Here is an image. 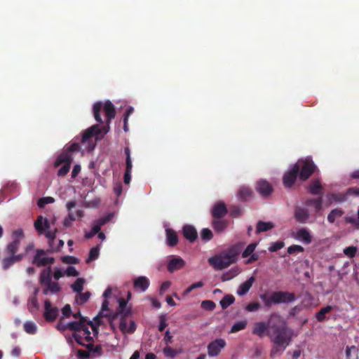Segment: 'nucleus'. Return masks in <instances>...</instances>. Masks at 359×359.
<instances>
[{
	"mask_svg": "<svg viewBox=\"0 0 359 359\" xmlns=\"http://www.w3.org/2000/svg\"><path fill=\"white\" fill-rule=\"evenodd\" d=\"M150 285L149 280L146 276H139L133 280V287L135 290L144 292Z\"/></svg>",
	"mask_w": 359,
	"mask_h": 359,
	"instance_id": "6ab92c4d",
	"label": "nucleus"
},
{
	"mask_svg": "<svg viewBox=\"0 0 359 359\" xmlns=\"http://www.w3.org/2000/svg\"><path fill=\"white\" fill-rule=\"evenodd\" d=\"M213 238L212 231L208 228H204L201 231V238L203 241H210Z\"/></svg>",
	"mask_w": 359,
	"mask_h": 359,
	"instance_id": "a18cd8bd",
	"label": "nucleus"
},
{
	"mask_svg": "<svg viewBox=\"0 0 359 359\" xmlns=\"http://www.w3.org/2000/svg\"><path fill=\"white\" fill-rule=\"evenodd\" d=\"M124 154L126 155V170L125 172H132L133 163L130 157V150L129 147L124 148Z\"/></svg>",
	"mask_w": 359,
	"mask_h": 359,
	"instance_id": "58836bf2",
	"label": "nucleus"
},
{
	"mask_svg": "<svg viewBox=\"0 0 359 359\" xmlns=\"http://www.w3.org/2000/svg\"><path fill=\"white\" fill-rule=\"evenodd\" d=\"M166 243L170 247H174L178 243V236L177 233L172 229H166Z\"/></svg>",
	"mask_w": 359,
	"mask_h": 359,
	"instance_id": "c85d7f7f",
	"label": "nucleus"
},
{
	"mask_svg": "<svg viewBox=\"0 0 359 359\" xmlns=\"http://www.w3.org/2000/svg\"><path fill=\"white\" fill-rule=\"evenodd\" d=\"M88 344L86 345V348L90 351V353H93L97 354V355H102V348L101 345L99 344V345L94 346V344H92L91 341L88 342Z\"/></svg>",
	"mask_w": 359,
	"mask_h": 359,
	"instance_id": "c03bdc74",
	"label": "nucleus"
},
{
	"mask_svg": "<svg viewBox=\"0 0 359 359\" xmlns=\"http://www.w3.org/2000/svg\"><path fill=\"white\" fill-rule=\"evenodd\" d=\"M55 201V199L53 197L48 196L43 197L39 200L38 205L40 208H43L46 204L53 203Z\"/></svg>",
	"mask_w": 359,
	"mask_h": 359,
	"instance_id": "864d4df0",
	"label": "nucleus"
},
{
	"mask_svg": "<svg viewBox=\"0 0 359 359\" xmlns=\"http://www.w3.org/2000/svg\"><path fill=\"white\" fill-rule=\"evenodd\" d=\"M91 296V293L88 291L83 293L79 292L76 296V302L78 304H84L86 303Z\"/></svg>",
	"mask_w": 359,
	"mask_h": 359,
	"instance_id": "a19ab883",
	"label": "nucleus"
},
{
	"mask_svg": "<svg viewBox=\"0 0 359 359\" xmlns=\"http://www.w3.org/2000/svg\"><path fill=\"white\" fill-rule=\"evenodd\" d=\"M86 320L84 318H81L79 321H72L68 323V329L72 331H75L73 334V337L75 341L81 346H85V344L82 341V337L80 334L81 330L84 327Z\"/></svg>",
	"mask_w": 359,
	"mask_h": 359,
	"instance_id": "1a4fd4ad",
	"label": "nucleus"
},
{
	"mask_svg": "<svg viewBox=\"0 0 359 359\" xmlns=\"http://www.w3.org/2000/svg\"><path fill=\"white\" fill-rule=\"evenodd\" d=\"M253 192L249 187H242L238 191V197L241 201H247L252 198Z\"/></svg>",
	"mask_w": 359,
	"mask_h": 359,
	"instance_id": "c756f323",
	"label": "nucleus"
},
{
	"mask_svg": "<svg viewBox=\"0 0 359 359\" xmlns=\"http://www.w3.org/2000/svg\"><path fill=\"white\" fill-rule=\"evenodd\" d=\"M201 306L203 309L207 311H212L216 307V304L214 302L210 300H205L201 303Z\"/></svg>",
	"mask_w": 359,
	"mask_h": 359,
	"instance_id": "603ef678",
	"label": "nucleus"
},
{
	"mask_svg": "<svg viewBox=\"0 0 359 359\" xmlns=\"http://www.w3.org/2000/svg\"><path fill=\"white\" fill-rule=\"evenodd\" d=\"M45 231H46L45 232L46 237L49 239V243L50 244V243L53 242L56 237L57 229H55L53 231H50V229H46Z\"/></svg>",
	"mask_w": 359,
	"mask_h": 359,
	"instance_id": "052dcab7",
	"label": "nucleus"
},
{
	"mask_svg": "<svg viewBox=\"0 0 359 359\" xmlns=\"http://www.w3.org/2000/svg\"><path fill=\"white\" fill-rule=\"evenodd\" d=\"M62 262L65 264H76L79 263V259L73 256L67 255L62 257Z\"/></svg>",
	"mask_w": 359,
	"mask_h": 359,
	"instance_id": "680f3d73",
	"label": "nucleus"
},
{
	"mask_svg": "<svg viewBox=\"0 0 359 359\" xmlns=\"http://www.w3.org/2000/svg\"><path fill=\"white\" fill-rule=\"evenodd\" d=\"M54 262V257H46V252L43 250H36V255L32 260V264L36 265L37 267L46 266L48 264H52Z\"/></svg>",
	"mask_w": 359,
	"mask_h": 359,
	"instance_id": "9d476101",
	"label": "nucleus"
},
{
	"mask_svg": "<svg viewBox=\"0 0 359 359\" xmlns=\"http://www.w3.org/2000/svg\"><path fill=\"white\" fill-rule=\"evenodd\" d=\"M344 212L339 208H335L331 210L327 216V220L330 223H334L337 217H340L343 215Z\"/></svg>",
	"mask_w": 359,
	"mask_h": 359,
	"instance_id": "ea45409f",
	"label": "nucleus"
},
{
	"mask_svg": "<svg viewBox=\"0 0 359 359\" xmlns=\"http://www.w3.org/2000/svg\"><path fill=\"white\" fill-rule=\"evenodd\" d=\"M72 161V155L69 152H62L57 156L55 162V166L58 167L59 165L63 164L57 171L58 176H65L69 172Z\"/></svg>",
	"mask_w": 359,
	"mask_h": 359,
	"instance_id": "0eeeda50",
	"label": "nucleus"
},
{
	"mask_svg": "<svg viewBox=\"0 0 359 359\" xmlns=\"http://www.w3.org/2000/svg\"><path fill=\"white\" fill-rule=\"evenodd\" d=\"M80 145L79 143L74 142L72 143L69 147L64 152H69L72 154V152L79 151L80 150Z\"/></svg>",
	"mask_w": 359,
	"mask_h": 359,
	"instance_id": "69168bd1",
	"label": "nucleus"
},
{
	"mask_svg": "<svg viewBox=\"0 0 359 359\" xmlns=\"http://www.w3.org/2000/svg\"><path fill=\"white\" fill-rule=\"evenodd\" d=\"M285 327L287 323L284 321L280 315L276 313L270 314L267 322L259 321L254 324L252 328V334L262 338L266 334L269 337V333L275 331L276 329L273 327Z\"/></svg>",
	"mask_w": 359,
	"mask_h": 359,
	"instance_id": "39448f33",
	"label": "nucleus"
},
{
	"mask_svg": "<svg viewBox=\"0 0 359 359\" xmlns=\"http://www.w3.org/2000/svg\"><path fill=\"white\" fill-rule=\"evenodd\" d=\"M65 273L67 276H78L79 272L74 266H68L66 269Z\"/></svg>",
	"mask_w": 359,
	"mask_h": 359,
	"instance_id": "338daca9",
	"label": "nucleus"
},
{
	"mask_svg": "<svg viewBox=\"0 0 359 359\" xmlns=\"http://www.w3.org/2000/svg\"><path fill=\"white\" fill-rule=\"evenodd\" d=\"M133 109L132 107L128 109L125 113H124V117H123V130L124 131L127 132L128 128V117L131 114V113L133 112Z\"/></svg>",
	"mask_w": 359,
	"mask_h": 359,
	"instance_id": "bf43d9fd",
	"label": "nucleus"
},
{
	"mask_svg": "<svg viewBox=\"0 0 359 359\" xmlns=\"http://www.w3.org/2000/svg\"><path fill=\"white\" fill-rule=\"evenodd\" d=\"M234 302L235 297L232 294H226L221 299L219 304L222 309H226Z\"/></svg>",
	"mask_w": 359,
	"mask_h": 359,
	"instance_id": "4c0bfd02",
	"label": "nucleus"
},
{
	"mask_svg": "<svg viewBox=\"0 0 359 359\" xmlns=\"http://www.w3.org/2000/svg\"><path fill=\"white\" fill-rule=\"evenodd\" d=\"M182 232L184 238L191 243L195 241L198 237L196 229L191 225H185L183 227Z\"/></svg>",
	"mask_w": 359,
	"mask_h": 359,
	"instance_id": "393cba45",
	"label": "nucleus"
},
{
	"mask_svg": "<svg viewBox=\"0 0 359 359\" xmlns=\"http://www.w3.org/2000/svg\"><path fill=\"white\" fill-rule=\"evenodd\" d=\"M256 247H257L256 243H252L249 244L246 247V248L243 250V252H242V257L246 258V257H249L255 250Z\"/></svg>",
	"mask_w": 359,
	"mask_h": 359,
	"instance_id": "de8ad7c7",
	"label": "nucleus"
},
{
	"mask_svg": "<svg viewBox=\"0 0 359 359\" xmlns=\"http://www.w3.org/2000/svg\"><path fill=\"white\" fill-rule=\"evenodd\" d=\"M12 241L8 243L4 250L8 255L2 260V266L4 270L8 269L15 263L20 262L25 255L22 253L16 254L20 248V241L25 237L23 230L16 229L12 233Z\"/></svg>",
	"mask_w": 359,
	"mask_h": 359,
	"instance_id": "7ed1b4c3",
	"label": "nucleus"
},
{
	"mask_svg": "<svg viewBox=\"0 0 359 359\" xmlns=\"http://www.w3.org/2000/svg\"><path fill=\"white\" fill-rule=\"evenodd\" d=\"M260 307H261L260 304L259 302H255L248 304L245 306V311H247L248 312H255V311H258L260 309Z\"/></svg>",
	"mask_w": 359,
	"mask_h": 359,
	"instance_id": "6e6d98bb",
	"label": "nucleus"
},
{
	"mask_svg": "<svg viewBox=\"0 0 359 359\" xmlns=\"http://www.w3.org/2000/svg\"><path fill=\"white\" fill-rule=\"evenodd\" d=\"M185 264L184 261L181 257H173L168 262L167 269L170 273H173L184 267Z\"/></svg>",
	"mask_w": 359,
	"mask_h": 359,
	"instance_id": "b1692460",
	"label": "nucleus"
},
{
	"mask_svg": "<svg viewBox=\"0 0 359 359\" xmlns=\"http://www.w3.org/2000/svg\"><path fill=\"white\" fill-rule=\"evenodd\" d=\"M119 328L123 333L132 334L136 330V325L133 320L130 321V325L128 327L127 313H125L120 320Z\"/></svg>",
	"mask_w": 359,
	"mask_h": 359,
	"instance_id": "a211bd4d",
	"label": "nucleus"
},
{
	"mask_svg": "<svg viewBox=\"0 0 359 359\" xmlns=\"http://www.w3.org/2000/svg\"><path fill=\"white\" fill-rule=\"evenodd\" d=\"M239 273L240 269L238 267L232 268L222 276V280L223 282L230 280L236 277Z\"/></svg>",
	"mask_w": 359,
	"mask_h": 359,
	"instance_id": "e433bc0d",
	"label": "nucleus"
},
{
	"mask_svg": "<svg viewBox=\"0 0 359 359\" xmlns=\"http://www.w3.org/2000/svg\"><path fill=\"white\" fill-rule=\"evenodd\" d=\"M304 250V248L298 245H292L287 248V252L290 255L296 252H303Z\"/></svg>",
	"mask_w": 359,
	"mask_h": 359,
	"instance_id": "4d7b16f0",
	"label": "nucleus"
},
{
	"mask_svg": "<svg viewBox=\"0 0 359 359\" xmlns=\"http://www.w3.org/2000/svg\"><path fill=\"white\" fill-rule=\"evenodd\" d=\"M111 218V215H108L107 216H104L96 221L94 222L93 225L92 226V229L94 232L96 233H99L102 226L107 224Z\"/></svg>",
	"mask_w": 359,
	"mask_h": 359,
	"instance_id": "2f4dec72",
	"label": "nucleus"
},
{
	"mask_svg": "<svg viewBox=\"0 0 359 359\" xmlns=\"http://www.w3.org/2000/svg\"><path fill=\"white\" fill-rule=\"evenodd\" d=\"M247 324L248 323L246 320L237 321L231 327L230 332L235 333L242 330H244L246 327Z\"/></svg>",
	"mask_w": 359,
	"mask_h": 359,
	"instance_id": "79ce46f5",
	"label": "nucleus"
},
{
	"mask_svg": "<svg viewBox=\"0 0 359 359\" xmlns=\"http://www.w3.org/2000/svg\"><path fill=\"white\" fill-rule=\"evenodd\" d=\"M228 212L226 206L224 202H218L212 207L211 213L213 219H220Z\"/></svg>",
	"mask_w": 359,
	"mask_h": 359,
	"instance_id": "f3484780",
	"label": "nucleus"
},
{
	"mask_svg": "<svg viewBox=\"0 0 359 359\" xmlns=\"http://www.w3.org/2000/svg\"><path fill=\"white\" fill-rule=\"evenodd\" d=\"M309 217L310 214L308 209L299 206L294 208V217L297 222L305 224L307 222Z\"/></svg>",
	"mask_w": 359,
	"mask_h": 359,
	"instance_id": "dca6fc26",
	"label": "nucleus"
},
{
	"mask_svg": "<svg viewBox=\"0 0 359 359\" xmlns=\"http://www.w3.org/2000/svg\"><path fill=\"white\" fill-rule=\"evenodd\" d=\"M255 281V278L252 276L250 277L247 280H245L244 283L241 284L236 291V294L238 296H244L245 295L250 288L252 287L253 283Z\"/></svg>",
	"mask_w": 359,
	"mask_h": 359,
	"instance_id": "412c9836",
	"label": "nucleus"
},
{
	"mask_svg": "<svg viewBox=\"0 0 359 359\" xmlns=\"http://www.w3.org/2000/svg\"><path fill=\"white\" fill-rule=\"evenodd\" d=\"M29 311L33 313L34 311L39 309V304L36 297L34 296L29 300L28 304Z\"/></svg>",
	"mask_w": 359,
	"mask_h": 359,
	"instance_id": "3c124183",
	"label": "nucleus"
},
{
	"mask_svg": "<svg viewBox=\"0 0 359 359\" xmlns=\"http://www.w3.org/2000/svg\"><path fill=\"white\" fill-rule=\"evenodd\" d=\"M307 189L312 195H322L323 194V187L319 179L311 180Z\"/></svg>",
	"mask_w": 359,
	"mask_h": 359,
	"instance_id": "aec40b11",
	"label": "nucleus"
},
{
	"mask_svg": "<svg viewBox=\"0 0 359 359\" xmlns=\"http://www.w3.org/2000/svg\"><path fill=\"white\" fill-rule=\"evenodd\" d=\"M83 211L82 210H78L74 214L73 212H69L68 216L65 218L63 221V225L65 227H70L73 221L76 219V217L81 218L83 217Z\"/></svg>",
	"mask_w": 359,
	"mask_h": 359,
	"instance_id": "bb28decb",
	"label": "nucleus"
},
{
	"mask_svg": "<svg viewBox=\"0 0 359 359\" xmlns=\"http://www.w3.org/2000/svg\"><path fill=\"white\" fill-rule=\"evenodd\" d=\"M276 298L274 299L278 304H287L292 302L296 299V296L292 292L277 291L275 292Z\"/></svg>",
	"mask_w": 359,
	"mask_h": 359,
	"instance_id": "2eb2a0df",
	"label": "nucleus"
},
{
	"mask_svg": "<svg viewBox=\"0 0 359 359\" xmlns=\"http://www.w3.org/2000/svg\"><path fill=\"white\" fill-rule=\"evenodd\" d=\"M34 225L35 229L40 233H43L46 229H49L50 228L48 219L47 218H43L41 215L38 216Z\"/></svg>",
	"mask_w": 359,
	"mask_h": 359,
	"instance_id": "4be33fe9",
	"label": "nucleus"
},
{
	"mask_svg": "<svg viewBox=\"0 0 359 359\" xmlns=\"http://www.w3.org/2000/svg\"><path fill=\"white\" fill-rule=\"evenodd\" d=\"M229 222L222 218L213 219L212 221V226L217 233H221L225 231L229 226Z\"/></svg>",
	"mask_w": 359,
	"mask_h": 359,
	"instance_id": "5701e85b",
	"label": "nucleus"
},
{
	"mask_svg": "<svg viewBox=\"0 0 359 359\" xmlns=\"http://www.w3.org/2000/svg\"><path fill=\"white\" fill-rule=\"evenodd\" d=\"M99 252H100V248L98 246H95L90 249L89 252V256L88 259L86 260V262H90L93 260H95L99 257Z\"/></svg>",
	"mask_w": 359,
	"mask_h": 359,
	"instance_id": "49530a36",
	"label": "nucleus"
},
{
	"mask_svg": "<svg viewBox=\"0 0 359 359\" xmlns=\"http://www.w3.org/2000/svg\"><path fill=\"white\" fill-rule=\"evenodd\" d=\"M299 167L297 165H292L283 175V184L285 188L290 189L292 187L299 177Z\"/></svg>",
	"mask_w": 359,
	"mask_h": 359,
	"instance_id": "6e6552de",
	"label": "nucleus"
},
{
	"mask_svg": "<svg viewBox=\"0 0 359 359\" xmlns=\"http://www.w3.org/2000/svg\"><path fill=\"white\" fill-rule=\"evenodd\" d=\"M294 238L297 240L302 241L306 244H310L312 242V237L309 231L306 228L299 229L296 233Z\"/></svg>",
	"mask_w": 359,
	"mask_h": 359,
	"instance_id": "a878e982",
	"label": "nucleus"
},
{
	"mask_svg": "<svg viewBox=\"0 0 359 359\" xmlns=\"http://www.w3.org/2000/svg\"><path fill=\"white\" fill-rule=\"evenodd\" d=\"M346 222L355 226L357 229H359V219H356L352 217H346Z\"/></svg>",
	"mask_w": 359,
	"mask_h": 359,
	"instance_id": "774afa93",
	"label": "nucleus"
},
{
	"mask_svg": "<svg viewBox=\"0 0 359 359\" xmlns=\"http://www.w3.org/2000/svg\"><path fill=\"white\" fill-rule=\"evenodd\" d=\"M58 314L59 310L57 307L53 306L48 299L45 300L43 316L46 320L48 322H53L56 320Z\"/></svg>",
	"mask_w": 359,
	"mask_h": 359,
	"instance_id": "f8f14e48",
	"label": "nucleus"
},
{
	"mask_svg": "<svg viewBox=\"0 0 359 359\" xmlns=\"http://www.w3.org/2000/svg\"><path fill=\"white\" fill-rule=\"evenodd\" d=\"M85 280L82 278H79L76 280L73 285H72V289L74 292L77 293L81 292L83 289V285Z\"/></svg>",
	"mask_w": 359,
	"mask_h": 359,
	"instance_id": "37998d69",
	"label": "nucleus"
},
{
	"mask_svg": "<svg viewBox=\"0 0 359 359\" xmlns=\"http://www.w3.org/2000/svg\"><path fill=\"white\" fill-rule=\"evenodd\" d=\"M241 208L239 206L237 205H233L230 208V215L232 217H239L241 215Z\"/></svg>",
	"mask_w": 359,
	"mask_h": 359,
	"instance_id": "0e129e2a",
	"label": "nucleus"
},
{
	"mask_svg": "<svg viewBox=\"0 0 359 359\" xmlns=\"http://www.w3.org/2000/svg\"><path fill=\"white\" fill-rule=\"evenodd\" d=\"M52 281V268L49 266L47 269H43L39 277V283L41 285H46Z\"/></svg>",
	"mask_w": 359,
	"mask_h": 359,
	"instance_id": "cd10ccee",
	"label": "nucleus"
},
{
	"mask_svg": "<svg viewBox=\"0 0 359 359\" xmlns=\"http://www.w3.org/2000/svg\"><path fill=\"white\" fill-rule=\"evenodd\" d=\"M109 302L107 300H104L102 305V311L99 313V314L94 318L95 324L96 326H100L102 324V318L104 317H106L108 318L109 321L114 320L116 318L117 313H115L114 315L109 314L107 312L109 311L108 309Z\"/></svg>",
	"mask_w": 359,
	"mask_h": 359,
	"instance_id": "ddd939ff",
	"label": "nucleus"
},
{
	"mask_svg": "<svg viewBox=\"0 0 359 359\" xmlns=\"http://www.w3.org/2000/svg\"><path fill=\"white\" fill-rule=\"evenodd\" d=\"M61 290V287L59 284L56 282H50L46 285V288L43 289V294H48L49 292L52 294H56Z\"/></svg>",
	"mask_w": 359,
	"mask_h": 359,
	"instance_id": "72a5a7b5",
	"label": "nucleus"
},
{
	"mask_svg": "<svg viewBox=\"0 0 359 359\" xmlns=\"http://www.w3.org/2000/svg\"><path fill=\"white\" fill-rule=\"evenodd\" d=\"M102 111H103L104 114L106 124L103 126H100L98 124H95L83 132L81 137V142L83 144L88 142L94 136L100 135V137H97V139H101L109 131L110 123L111 120L115 118L116 114L115 107L109 100H107L104 102L99 101L93 104V116L95 120L100 123H104L101 116Z\"/></svg>",
	"mask_w": 359,
	"mask_h": 359,
	"instance_id": "f257e3e1",
	"label": "nucleus"
},
{
	"mask_svg": "<svg viewBox=\"0 0 359 359\" xmlns=\"http://www.w3.org/2000/svg\"><path fill=\"white\" fill-rule=\"evenodd\" d=\"M332 310V306H326L316 313V318L318 322H323L326 318V314L330 313Z\"/></svg>",
	"mask_w": 359,
	"mask_h": 359,
	"instance_id": "c9c22d12",
	"label": "nucleus"
},
{
	"mask_svg": "<svg viewBox=\"0 0 359 359\" xmlns=\"http://www.w3.org/2000/svg\"><path fill=\"white\" fill-rule=\"evenodd\" d=\"M284 242L283 241L273 242L269 248V250L271 252H277L278 250L282 249L284 247Z\"/></svg>",
	"mask_w": 359,
	"mask_h": 359,
	"instance_id": "8fccbe9b",
	"label": "nucleus"
},
{
	"mask_svg": "<svg viewBox=\"0 0 359 359\" xmlns=\"http://www.w3.org/2000/svg\"><path fill=\"white\" fill-rule=\"evenodd\" d=\"M357 252V248L354 246H349L344 250V253L348 257H354Z\"/></svg>",
	"mask_w": 359,
	"mask_h": 359,
	"instance_id": "5fc2aeb1",
	"label": "nucleus"
},
{
	"mask_svg": "<svg viewBox=\"0 0 359 359\" xmlns=\"http://www.w3.org/2000/svg\"><path fill=\"white\" fill-rule=\"evenodd\" d=\"M226 341L224 339L219 338L211 341L208 345V354L210 357L217 356L221 351L226 346Z\"/></svg>",
	"mask_w": 359,
	"mask_h": 359,
	"instance_id": "9b49d317",
	"label": "nucleus"
},
{
	"mask_svg": "<svg viewBox=\"0 0 359 359\" xmlns=\"http://www.w3.org/2000/svg\"><path fill=\"white\" fill-rule=\"evenodd\" d=\"M166 315L161 314L159 316V325H158V330L162 332L165 330V328L168 326V323H166Z\"/></svg>",
	"mask_w": 359,
	"mask_h": 359,
	"instance_id": "13d9d810",
	"label": "nucleus"
},
{
	"mask_svg": "<svg viewBox=\"0 0 359 359\" xmlns=\"http://www.w3.org/2000/svg\"><path fill=\"white\" fill-rule=\"evenodd\" d=\"M276 298V294L275 292H272L270 295V297H269L268 300L266 301L264 305V307L266 308H271L272 304H278L277 302L274 299Z\"/></svg>",
	"mask_w": 359,
	"mask_h": 359,
	"instance_id": "e2e57ef3",
	"label": "nucleus"
},
{
	"mask_svg": "<svg viewBox=\"0 0 359 359\" xmlns=\"http://www.w3.org/2000/svg\"><path fill=\"white\" fill-rule=\"evenodd\" d=\"M276 329L273 332L269 333V339L273 343V346L270 352L271 358H276L284 351L285 348L292 341V331L287 325L285 327H273Z\"/></svg>",
	"mask_w": 359,
	"mask_h": 359,
	"instance_id": "20e7f679",
	"label": "nucleus"
},
{
	"mask_svg": "<svg viewBox=\"0 0 359 359\" xmlns=\"http://www.w3.org/2000/svg\"><path fill=\"white\" fill-rule=\"evenodd\" d=\"M244 244L243 243H236L220 254L210 257L208 259L210 265L216 270H222L234 264L238 260V257L241 254Z\"/></svg>",
	"mask_w": 359,
	"mask_h": 359,
	"instance_id": "f03ea898",
	"label": "nucleus"
},
{
	"mask_svg": "<svg viewBox=\"0 0 359 359\" xmlns=\"http://www.w3.org/2000/svg\"><path fill=\"white\" fill-rule=\"evenodd\" d=\"M274 227V224L271 222L259 221L257 224V233L265 232Z\"/></svg>",
	"mask_w": 359,
	"mask_h": 359,
	"instance_id": "f704fd0d",
	"label": "nucleus"
},
{
	"mask_svg": "<svg viewBox=\"0 0 359 359\" xmlns=\"http://www.w3.org/2000/svg\"><path fill=\"white\" fill-rule=\"evenodd\" d=\"M306 206H313L316 212L322 210L323 198L321 197L317 198H309L306 201Z\"/></svg>",
	"mask_w": 359,
	"mask_h": 359,
	"instance_id": "473e14b6",
	"label": "nucleus"
},
{
	"mask_svg": "<svg viewBox=\"0 0 359 359\" xmlns=\"http://www.w3.org/2000/svg\"><path fill=\"white\" fill-rule=\"evenodd\" d=\"M293 165L299 167V179L302 182L306 181L317 169L311 156L299 159Z\"/></svg>",
	"mask_w": 359,
	"mask_h": 359,
	"instance_id": "423d86ee",
	"label": "nucleus"
},
{
	"mask_svg": "<svg viewBox=\"0 0 359 359\" xmlns=\"http://www.w3.org/2000/svg\"><path fill=\"white\" fill-rule=\"evenodd\" d=\"M88 325H90L94 331H96V328L95 325H96L95 323L93 324L91 321L88 323H86L84 325V327H82L81 330L80 334H83L84 336L85 341L86 342H90L93 341V337L90 336V332L88 329Z\"/></svg>",
	"mask_w": 359,
	"mask_h": 359,
	"instance_id": "7c9ffc66",
	"label": "nucleus"
},
{
	"mask_svg": "<svg viewBox=\"0 0 359 359\" xmlns=\"http://www.w3.org/2000/svg\"><path fill=\"white\" fill-rule=\"evenodd\" d=\"M24 330L28 334H35L36 332V326L34 323L26 322L24 324Z\"/></svg>",
	"mask_w": 359,
	"mask_h": 359,
	"instance_id": "09e8293b",
	"label": "nucleus"
},
{
	"mask_svg": "<svg viewBox=\"0 0 359 359\" xmlns=\"http://www.w3.org/2000/svg\"><path fill=\"white\" fill-rule=\"evenodd\" d=\"M255 189L263 197L269 196L273 191V189L271 184L264 180H260L257 182Z\"/></svg>",
	"mask_w": 359,
	"mask_h": 359,
	"instance_id": "4468645a",
	"label": "nucleus"
}]
</instances>
